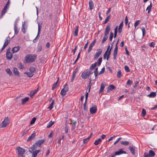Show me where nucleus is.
Wrapping results in <instances>:
<instances>
[{
	"instance_id": "1",
	"label": "nucleus",
	"mask_w": 157,
	"mask_h": 157,
	"mask_svg": "<svg viewBox=\"0 0 157 157\" xmlns=\"http://www.w3.org/2000/svg\"><path fill=\"white\" fill-rule=\"evenodd\" d=\"M37 56L35 54H28L25 57V60L27 63H32L35 60Z\"/></svg>"
},
{
	"instance_id": "2",
	"label": "nucleus",
	"mask_w": 157,
	"mask_h": 157,
	"mask_svg": "<svg viewBox=\"0 0 157 157\" xmlns=\"http://www.w3.org/2000/svg\"><path fill=\"white\" fill-rule=\"evenodd\" d=\"M111 25L110 24H108L107 25L105 29L104 33V37L101 41L102 43H104L108 39L107 35L109 34L110 30Z\"/></svg>"
},
{
	"instance_id": "3",
	"label": "nucleus",
	"mask_w": 157,
	"mask_h": 157,
	"mask_svg": "<svg viewBox=\"0 0 157 157\" xmlns=\"http://www.w3.org/2000/svg\"><path fill=\"white\" fill-rule=\"evenodd\" d=\"M93 73L90 70L86 69L82 73L81 76L82 78L86 79L88 78L90 75Z\"/></svg>"
},
{
	"instance_id": "4",
	"label": "nucleus",
	"mask_w": 157,
	"mask_h": 157,
	"mask_svg": "<svg viewBox=\"0 0 157 157\" xmlns=\"http://www.w3.org/2000/svg\"><path fill=\"white\" fill-rule=\"evenodd\" d=\"M36 147L32 146L29 149V151L32 154V157H36L40 151V150H36Z\"/></svg>"
},
{
	"instance_id": "5",
	"label": "nucleus",
	"mask_w": 157,
	"mask_h": 157,
	"mask_svg": "<svg viewBox=\"0 0 157 157\" xmlns=\"http://www.w3.org/2000/svg\"><path fill=\"white\" fill-rule=\"evenodd\" d=\"M9 123V120L7 117H5L4 120L2 122L0 125V128H4L6 127Z\"/></svg>"
},
{
	"instance_id": "6",
	"label": "nucleus",
	"mask_w": 157,
	"mask_h": 157,
	"mask_svg": "<svg viewBox=\"0 0 157 157\" xmlns=\"http://www.w3.org/2000/svg\"><path fill=\"white\" fill-rule=\"evenodd\" d=\"M118 43V40H117V42L116 43L115 47L113 52V58L114 59H116L117 56L118 51V47L117 45Z\"/></svg>"
},
{
	"instance_id": "7",
	"label": "nucleus",
	"mask_w": 157,
	"mask_h": 157,
	"mask_svg": "<svg viewBox=\"0 0 157 157\" xmlns=\"http://www.w3.org/2000/svg\"><path fill=\"white\" fill-rule=\"evenodd\" d=\"M113 45H112L111 48H110L108 52H105L103 56V59H105L106 58L107 60H108L110 56L112 48Z\"/></svg>"
},
{
	"instance_id": "8",
	"label": "nucleus",
	"mask_w": 157,
	"mask_h": 157,
	"mask_svg": "<svg viewBox=\"0 0 157 157\" xmlns=\"http://www.w3.org/2000/svg\"><path fill=\"white\" fill-rule=\"evenodd\" d=\"M16 149L18 151V155L20 156H23L25 151L24 149L20 147H17Z\"/></svg>"
},
{
	"instance_id": "9",
	"label": "nucleus",
	"mask_w": 157,
	"mask_h": 157,
	"mask_svg": "<svg viewBox=\"0 0 157 157\" xmlns=\"http://www.w3.org/2000/svg\"><path fill=\"white\" fill-rule=\"evenodd\" d=\"M68 87L67 86V85L66 84L64 86V87L61 90L60 94L62 96H64L66 94V92L68 91Z\"/></svg>"
},
{
	"instance_id": "10",
	"label": "nucleus",
	"mask_w": 157,
	"mask_h": 157,
	"mask_svg": "<svg viewBox=\"0 0 157 157\" xmlns=\"http://www.w3.org/2000/svg\"><path fill=\"white\" fill-rule=\"evenodd\" d=\"M44 141V140H40L37 141L34 145H33L32 146L36 147H36H40L41 144Z\"/></svg>"
},
{
	"instance_id": "11",
	"label": "nucleus",
	"mask_w": 157,
	"mask_h": 157,
	"mask_svg": "<svg viewBox=\"0 0 157 157\" xmlns=\"http://www.w3.org/2000/svg\"><path fill=\"white\" fill-rule=\"evenodd\" d=\"M127 153L124 151L122 149H120L118 151L115 152V155H119L122 154H126Z\"/></svg>"
},
{
	"instance_id": "12",
	"label": "nucleus",
	"mask_w": 157,
	"mask_h": 157,
	"mask_svg": "<svg viewBox=\"0 0 157 157\" xmlns=\"http://www.w3.org/2000/svg\"><path fill=\"white\" fill-rule=\"evenodd\" d=\"M6 57L7 59L8 60H11L13 57V55L9 49L7 50L6 52Z\"/></svg>"
},
{
	"instance_id": "13",
	"label": "nucleus",
	"mask_w": 157,
	"mask_h": 157,
	"mask_svg": "<svg viewBox=\"0 0 157 157\" xmlns=\"http://www.w3.org/2000/svg\"><path fill=\"white\" fill-rule=\"evenodd\" d=\"M102 51V50L101 49H98L94 56V58L96 59L98 58L101 53Z\"/></svg>"
},
{
	"instance_id": "14",
	"label": "nucleus",
	"mask_w": 157,
	"mask_h": 157,
	"mask_svg": "<svg viewBox=\"0 0 157 157\" xmlns=\"http://www.w3.org/2000/svg\"><path fill=\"white\" fill-rule=\"evenodd\" d=\"M97 111V108L95 105H94L90 109V113L92 114L95 113Z\"/></svg>"
},
{
	"instance_id": "15",
	"label": "nucleus",
	"mask_w": 157,
	"mask_h": 157,
	"mask_svg": "<svg viewBox=\"0 0 157 157\" xmlns=\"http://www.w3.org/2000/svg\"><path fill=\"white\" fill-rule=\"evenodd\" d=\"M30 71L29 72H25V74H26L29 77H32L33 75V73L34 72L35 69H30Z\"/></svg>"
},
{
	"instance_id": "16",
	"label": "nucleus",
	"mask_w": 157,
	"mask_h": 157,
	"mask_svg": "<svg viewBox=\"0 0 157 157\" xmlns=\"http://www.w3.org/2000/svg\"><path fill=\"white\" fill-rule=\"evenodd\" d=\"M96 42V39H94V40L90 44L89 48L88 49V53L90 52L92 50V48L94 46V45Z\"/></svg>"
},
{
	"instance_id": "17",
	"label": "nucleus",
	"mask_w": 157,
	"mask_h": 157,
	"mask_svg": "<svg viewBox=\"0 0 157 157\" xmlns=\"http://www.w3.org/2000/svg\"><path fill=\"white\" fill-rule=\"evenodd\" d=\"M14 26L15 34H17L19 31V29L17 27V22L16 21L14 23Z\"/></svg>"
},
{
	"instance_id": "18",
	"label": "nucleus",
	"mask_w": 157,
	"mask_h": 157,
	"mask_svg": "<svg viewBox=\"0 0 157 157\" xmlns=\"http://www.w3.org/2000/svg\"><path fill=\"white\" fill-rule=\"evenodd\" d=\"M20 48V47L17 46L13 47L11 51L13 53H16L18 52Z\"/></svg>"
},
{
	"instance_id": "19",
	"label": "nucleus",
	"mask_w": 157,
	"mask_h": 157,
	"mask_svg": "<svg viewBox=\"0 0 157 157\" xmlns=\"http://www.w3.org/2000/svg\"><path fill=\"white\" fill-rule=\"evenodd\" d=\"M123 25V22H122L120 24L118 29V32L119 33H120L122 31V29Z\"/></svg>"
},
{
	"instance_id": "20",
	"label": "nucleus",
	"mask_w": 157,
	"mask_h": 157,
	"mask_svg": "<svg viewBox=\"0 0 157 157\" xmlns=\"http://www.w3.org/2000/svg\"><path fill=\"white\" fill-rule=\"evenodd\" d=\"M106 84L104 82H102L101 85L100 90V93L101 92L105 87Z\"/></svg>"
},
{
	"instance_id": "21",
	"label": "nucleus",
	"mask_w": 157,
	"mask_h": 157,
	"mask_svg": "<svg viewBox=\"0 0 157 157\" xmlns=\"http://www.w3.org/2000/svg\"><path fill=\"white\" fill-rule=\"evenodd\" d=\"M40 29H41V26L39 24L38 25V34H37V36H36V38L33 40V42L34 43L36 42V39H37V38L39 36V35L40 33Z\"/></svg>"
},
{
	"instance_id": "22",
	"label": "nucleus",
	"mask_w": 157,
	"mask_h": 157,
	"mask_svg": "<svg viewBox=\"0 0 157 157\" xmlns=\"http://www.w3.org/2000/svg\"><path fill=\"white\" fill-rule=\"evenodd\" d=\"M36 135L35 133H33L27 139V141H29L33 140L35 137Z\"/></svg>"
},
{
	"instance_id": "23",
	"label": "nucleus",
	"mask_w": 157,
	"mask_h": 157,
	"mask_svg": "<svg viewBox=\"0 0 157 157\" xmlns=\"http://www.w3.org/2000/svg\"><path fill=\"white\" fill-rule=\"evenodd\" d=\"M39 89V87L33 91H31L30 93V95L31 97L33 96L38 91Z\"/></svg>"
},
{
	"instance_id": "24",
	"label": "nucleus",
	"mask_w": 157,
	"mask_h": 157,
	"mask_svg": "<svg viewBox=\"0 0 157 157\" xmlns=\"http://www.w3.org/2000/svg\"><path fill=\"white\" fill-rule=\"evenodd\" d=\"M89 9L90 10L93 9L94 7V4L92 1L90 0L89 2Z\"/></svg>"
},
{
	"instance_id": "25",
	"label": "nucleus",
	"mask_w": 157,
	"mask_h": 157,
	"mask_svg": "<svg viewBox=\"0 0 157 157\" xmlns=\"http://www.w3.org/2000/svg\"><path fill=\"white\" fill-rule=\"evenodd\" d=\"M152 7V4L151 2L150 4V5L148 6L146 9V10L147 11L148 14H149L150 13Z\"/></svg>"
},
{
	"instance_id": "26",
	"label": "nucleus",
	"mask_w": 157,
	"mask_h": 157,
	"mask_svg": "<svg viewBox=\"0 0 157 157\" xmlns=\"http://www.w3.org/2000/svg\"><path fill=\"white\" fill-rule=\"evenodd\" d=\"M8 8V7L5 6L4 8L2 10V13L1 14V17L3 16L6 13L7 10V9Z\"/></svg>"
},
{
	"instance_id": "27",
	"label": "nucleus",
	"mask_w": 157,
	"mask_h": 157,
	"mask_svg": "<svg viewBox=\"0 0 157 157\" xmlns=\"http://www.w3.org/2000/svg\"><path fill=\"white\" fill-rule=\"evenodd\" d=\"M156 96V94L155 92H151L149 94L147 95V97L150 98H154Z\"/></svg>"
},
{
	"instance_id": "28",
	"label": "nucleus",
	"mask_w": 157,
	"mask_h": 157,
	"mask_svg": "<svg viewBox=\"0 0 157 157\" xmlns=\"http://www.w3.org/2000/svg\"><path fill=\"white\" fill-rule=\"evenodd\" d=\"M78 26H76L75 29V30L74 32V35L75 36H77L78 35Z\"/></svg>"
},
{
	"instance_id": "29",
	"label": "nucleus",
	"mask_w": 157,
	"mask_h": 157,
	"mask_svg": "<svg viewBox=\"0 0 157 157\" xmlns=\"http://www.w3.org/2000/svg\"><path fill=\"white\" fill-rule=\"evenodd\" d=\"M101 139L100 138H99L98 139L95 140L94 142V144L97 145H98L99 143H101Z\"/></svg>"
},
{
	"instance_id": "30",
	"label": "nucleus",
	"mask_w": 157,
	"mask_h": 157,
	"mask_svg": "<svg viewBox=\"0 0 157 157\" xmlns=\"http://www.w3.org/2000/svg\"><path fill=\"white\" fill-rule=\"evenodd\" d=\"M10 41V37H7L5 40V42L4 44L7 46L8 45V44L9 43Z\"/></svg>"
},
{
	"instance_id": "31",
	"label": "nucleus",
	"mask_w": 157,
	"mask_h": 157,
	"mask_svg": "<svg viewBox=\"0 0 157 157\" xmlns=\"http://www.w3.org/2000/svg\"><path fill=\"white\" fill-rule=\"evenodd\" d=\"M76 122L74 121H71L70 124H72V129H74L76 126Z\"/></svg>"
},
{
	"instance_id": "32",
	"label": "nucleus",
	"mask_w": 157,
	"mask_h": 157,
	"mask_svg": "<svg viewBox=\"0 0 157 157\" xmlns=\"http://www.w3.org/2000/svg\"><path fill=\"white\" fill-rule=\"evenodd\" d=\"M149 155H150V157H153L155 155V153L152 150H150L149 151Z\"/></svg>"
},
{
	"instance_id": "33",
	"label": "nucleus",
	"mask_w": 157,
	"mask_h": 157,
	"mask_svg": "<svg viewBox=\"0 0 157 157\" xmlns=\"http://www.w3.org/2000/svg\"><path fill=\"white\" fill-rule=\"evenodd\" d=\"M29 100V98L26 97L25 98H24L22 100L21 103L22 104H25L27 101H28Z\"/></svg>"
},
{
	"instance_id": "34",
	"label": "nucleus",
	"mask_w": 157,
	"mask_h": 157,
	"mask_svg": "<svg viewBox=\"0 0 157 157\" xmlns=\"http://www.w3.org/2000/svg\"><path fill=\"white\" fill-rule=\"evenodd\" d=\"M26 26L25 23L22 25V31L23 33L25 34L26 32L25 29L26 28Z\"/></svg>"
},
{
	"instance_id": "35",
	"label": "nucleus",
	"mask_w": 157,
	"mask_h": 157,
	"mask_svg": "<svg viewBox=\"0 0 157 157\" xmlns=\"http://www.w3.org/2000/svg\"><path fill=\"white\" fill-rule=\"evenodd\" d=\"M102 57H100L98 59L97 62H95V63H97V65L98 66H99L101 65L102 62Z\"/></svg>"
},
{
	"instance_id": "36",
	"label": "nucleus",
	"mask_w": 157,
	"mask_h": 157,
	"mask_svg": "<svg viewBox=\"0 0 157 157\" xmlns=\"http://www.w3.org/2000/svg\"><path fill=\"white\" fill-rule=\"evenodd\" d=\"M130 151L132 154L134 155L135 154V149L134 147L130 146L128 147Z\"/></svg>"
},
{
	"instance_id": "37",
	"label": "nucleus",
	"mask_w": 157,
	"mask_h": 157,
	"mask_svg": "<svg viewBox=\"0 0 157 157\" xmlns=\"http://www.w3.org/2000/svg\"><path fill=\"white\" fill-rule=\"evenodd\" d=\"M115 86L113 85H109L107 88V90L108 91L112 90L115 89Z\"/></svg>"
},
{
	"instance_id": "38",
	"label": "nucleus",
	"mask_w": 157,
	"mask_h": 157,
	"mask_svg": "<svg viewBox=\"0 0 157 157\" xmlns=\"http://www.w3.org/2000/svg\"><path fill=\"white\" fill-rule=\"evenodd\" d=\"M54 101H52L51 103L49 105L48 109H49L50 110L52 109L53 108L54 105Z\"/></svg>"
},
{
	"instance_id": "39",
	"label": "nucleus",
	"mask_w": 157,
	"mask_h": 157,
	"mask_svg": "<svg viewBox=\"0 0 157 157\" xmlns=\"http://www.w3.org/2000/svg\"><path fill=\"white\" fill-rule=\"evenodd\" d=\"M54 121H51L48 124L47 127V128H50L54 124Z\"/></svg>"
},
{
	"instance_id": "40",
	"label": "nucleus",
	"mask_w": 157,
	"mask_h": 157,
	"mask_svg": "<svg viewBox=\"0 0 157 157\" xmlns=\"http://www.w3.org/2000/svg\"><path fill=\"white\" fill-rule=\"evenodd\" d=\"M121 144L125 146H127L129 144V142L127 141H123L121 142Z\"/></svg>"
},
{
	"instance_id": "41",
	"label": "nucleus",
	"mask_w": 157,
	"mask_h": 157,
	"mask_svg": "<svg viewBox=\"0 0 157 157\" xmlns=\"http://www.w3.org/2000/svg\"><path fill=\"white\" fill-rule=\"evenodd\" d=\"M13 72L15 75L17 76L19 75V72L17 69H13Z\"/></svg>"
},
{
	"instance_id": "42",
	"label": "nucleus",
	"mask_w": 157,
	"mask_h": 157,
	"mask_svg": "<svg viewBox=\"0 0 157 157\" xmlns=\"http://www.w3.org/2000/svg\"><path fill=\"white\" fill-rule=\"evenodd\" d=\"M94 72V75H95V78L94 79L96 78V77L97 76L98 74V69H95Z\"/></svg>"
},
{
	"instance_id": "43",
	"label": "nucleus",
	"mask_w": 157,
	"mask_h": 157,
	"mask_svg": "<svg viewBox=\"0 0 157 157\" xmlns=\"http://www.w3.org/2000/svg\"><path fill=\"white\" fill-rule=\"evenodd\" d=\"M110 17L111 16L110 15H109L106 18V19H105L104 21V24H105L108 22L109 19L110 18Z\"/></svg>"
},
{
	"instance_id": "44",
	"label": "nucleus",
	"mask_w": 157,
	"mask_h": 157,
	"mask_svg": "<svg viewBox=\"0 0 157 157\" xmlns=\"http://www.w3.org/2000/svg\"><path fill=\"white\" fill-rule=\"evenodd\" d=\"M97 65V63H95L92 64L90 67V69H94L96 67Z\"/></svg>"
},
{
	"instance_id": "45",
	"label": "nucleus",
	"mask_w": 157,
	"mask_h": 157,
	"mask_svg": "<svg viewBox=\"0 0 157 157\" xmlns=\"http://www.w3.org/2000/svg\"><path fill=\"white\" fill-rule=\"evenodd\" d=\"M121 70H119L117 73V77L118 78H120L121 76Z\"/></svg>"
},
{
	"instance_id": "46",
	"label": "nucleus",
	"mask_w": 157,
	"mask_h": 157,
	"mask_svg": "<svg viewBox=\"0 0 157 157\" xmlns=\"http://www.w3.org/2000/svg\"><path fill=\"white\" fill-rule=\"evenodd\" d=\"M117 26L114 29V37L116 38L117 36Z\"/></svg>"
},
{
	"instance_id": "47",
	"label": "nucleus",
	"mask_w": 157,
	"mask_h": 157,
	"mask_svg": "<svg viewBox=\"0 0 157 157\" xmlns=\"http://www.w3.org/2000/svg\"><path fill=\"white\" fill-rule=\"evenodd\" d=\"M141 30L143 33V36L144 37L145 34V29L144 27H142L141 28Z\"/></svg>"
},
{
	"instance_id": "48",
	"label": "nucleus",
	"mask_w": 157,
	"mask_h": 157,
	"mask_svg": "<svg viewBox=\"0 0 157 157\" xmlns=\"http://www.w3.org/2000/svg\"><path fill=\"white\" fill-rule=\"evenodd\" d=\"M36 117H33V118L31 121H30V123L31 124H33L35 122L36 120Z\"/></svg>"
},
{
	"instance_id": "49",
	"label": "nucleus",
	"mask_w": 157,
	"mask_h": 157,
	"mask_svg": "<svg viewBox=\"0 0 157 157\" xmlns=\"http://www.w3.org/2000/svg\"><path fill=\"white\" fill-rule=\"evenodd\" d=\"M113 32H111L110 33V36L109 37V39L110 41H111L113 38Z\"/></svg>"
},
{
	"instance_id": "50",
	"label": "nucleus",
	"mask_w": 157,
	"mask_h": 157,
	"mask_svg": "<svg viewBox=\"0 0 157 157\" xmlns=\"http://www.w3.org/2000/svg\"><path fill=\"white\" fill-rule=\"evenodd\" d=\"M155 44L154 42H151L149 44V46L151 47H154L155 45Z\"/></svg>"
},
{
	"instance_id": "51",
	"label": "nucleus",
	"mask_w": 157,
	"mask_h": 157,
	"mask_svg": "<svg viewBox=\"0 0 157 157\" xmlns=\"http://www.w3.org/2000/svg\"><path fill=\"white\" fill-rule=\"evenodd\" d=\"M6 72L10 75H12V73L10 69H6Z\"/></svg>"
},
{
	"instance_id": "52",
	"label": "nucleus",
	"mask_w": 157,
	"mask_h": 157,
	"mask_svg": "<svg viewBox=\"0 0 157 157\" xmlns=\"http://www.w3.org/2000/svg\"><path fill=\"white\" fill-rule=\"evenodd\" d=\"M140 21V20H137L136 21L134 24V26L135 28H136V26L139 24Z\"/></svg>"
},
{
	"instance_id": "53",
	"label": "nucleus",
	"mask_w": 157,
	"mask_h": 157,
	"mask_svg": "<svg viewBox=\"0 0 157 157\" xmlns=\"http://www.w3.org/2000/svg\"><path fill=\"white\" fill-rule=\"evenodd\" d=\"M142 114L143 116H145L146 114V111L144 109H143L142 111Z\"/></svg>"
},
{
	"instance_id": "54",
	"label": "nucleus",
	"mask_w": 157,
	"mask_h": 157,
	"mask_svg": "<svg viewBox=\"0 0 157 157\" xmlns=\"http://www.w3.org/2000/svg\"><path fill=\"white\" fill-rule=\"evenodd\" d=\"M78 71L77 69H75V70L73 72V74L72 75V76L74 77H75L76 75V73H77Z\"/></svg>"
},
{
	"instance_id": "55",
	"label": "nucleus",
	"mask_w": 157,
	"mask_h": 157,
	"mask_svg": "<svg viewBox=\"0 0 157 157\" xmlns=\"http://www.w3.org/2000/svg\"><path fill=\"white\" fill-rule=\"evenodd\" d=\"M122 139L121 137L118 138V139L113 143L114 145H115L120 140Z\"/></svg>"
},
{
	"instance_id": "56",
	"label": "nucleus",
	"mask_w": 157,
	"mask_h": 157,
	"mask_svg": "<svg viewBox=\"0 0 157 157\" xmlns=\"http://www.w3.org/2000/svg\"><path fill=\"white\" fill-rule=\"evenodd\" d=\"M87 101H85V102L83 105L84 109L85 110H87V108L86 106V103Z\"/></svg>"
},
{
	"instance_id": "57",
	"label": "nucleus",
	"mask_w": 157,
	"mask_h": 157,
	"mask_svg": "<svg viewBox=\"0 0 157 157\" xmlns=\"http://www.w3.org/2000/svg\"><path fill=\"white\" fill-rule=\"evenodd\" d=\"M68 127L67 126H66L65 127V132L66 133H67V132H68Z\"/></svg>"
},
{
	"instance_id": "58",
	"label": "nucleus",
	"mask_w": 157,
	"mask_h": 157,
	"mask_svg": "<svg viewBox=\"0 0 157 157\" xmlns=\"http://www.w3.org/2000/svg\"><path fill=\"white\" fill-rule=\"evenodd\" d=\"M128 23V19L127 16H126L125 19V23L126 25H127Z\"/></svg>"
},
{
	"instance_id": "59",
	"label": "nucleus",
	"mask_w": 157,
	"mask_h": 157,
	"mask_svg": "<svg viewBox=\"0 0 157 157\" xmlns=\"http://www.w3.org/2000/svg\"><path fill=\"white\" fill-rule=\"evenodd\" d=\"M144 157H150L149 154L147 152H145L144 154Z\"/></svg>"
},
{
	"instance_id": "60",
	"label": "nucleus",
	"mask_w": 157,
	"mask_h": 157,
	"mask_svg": "<svg viewBox=\"0 0 157 157\" xmlns=\"http://www.w3.org/2000/svg\"><path fill=\"white\" fill-rule=\"evenodd\" d=\"M18 67L20 69H22L23 67L21 63H19L18 64Z\"/></svg>"
},
{
	"instance_id": "61",
	"label": "nucleus",
	"mask_w": 157,
	"mask_h": 157,
	"mask_svg": "<svg viewBox=\"0 0 157 157\" xmlns=\"http://www.w3.org/2000/svg\"><path fill=\"white\" fill-rule=\"evenodd\" d=\"M88 96V92H87L85 95V101H87V99Z\"/></svg>"
},
{
	"instance_id": "62",
	"label": "nucleus",
	"mask_w": 157,
	"mask_h": 157,
	"mask_svg": "<svg viewBox=\"0 0 157 157\" xmlns=\"http://www.w3.org/2000/svg\"><path fill=\"white\" fill-rule=\"evenodd\" d=\"M132 82L131 80H128L127 82V84L128 85H130Z\"/></svg>"
},
{
	"instance_id": "63",
	"label": "nucleus",
	"mask_w": 157,
	"mask_h": 157,
	"mask_svg": "<svg viewBox=\"0 0 157 157\" xmlns=\"http://www.w3.org/2000/svg\"><path fill=\"white\" fill-rule=\"evenodd\" d=\"M42 49V47L41 46H40L37 50V51L38 52H40L41 51Z\"/></svg>"
},
{
	"instance_id": "64",
	"label": "nucleus",
	"mask_w": 157,
	"mask_h": 157,
	"mask_svg": "<svg viewBox=\"0 0 157 157\" xmlns=\"http://www.w3.org/2000/svg\"><path fill=\"white\" fill-rule=\"evenodd\" d=\"M157 108V104L155 105L154 107L151 108V110H154Z\"/></svg>"
}]
</instances>
